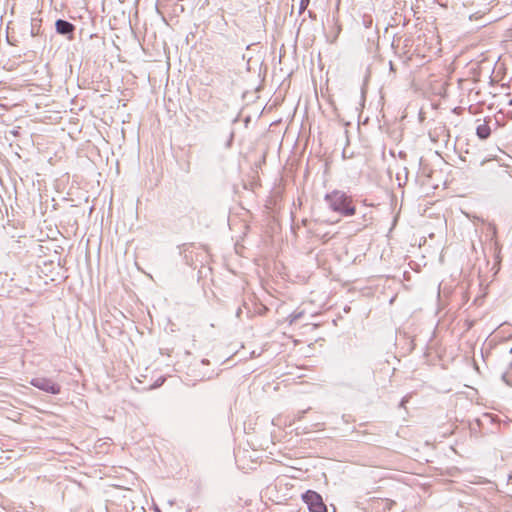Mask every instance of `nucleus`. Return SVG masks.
<instances>
[{
  "label": "nucleus",
  "mask_w": 512,
  "mask_h": 512,
  "mask_svg": "<svg viewBox=\"0 0 512 512\" xmlns=\"http://www.w3.org/2000/svg\"><path fill=\"white\" fill-rule=\"evenodd\" d=\"M324 200L332 211L342 216H352L356 212L351 196L343 191L333 190L325 195Z\"/></svg>",
  "instance_id": "nucleus-1"
},
{
  "label": "nucleus",
  "mask_w": 512,
  "mask_h": 512,
  "mask_svg": "<svg viewBox=\"0 0 512 512\" xmlns=\"http://www.w3.org/2000/svg\"><path fill=\"white\" fill-rule=\"evenodd\" d=\"M302 500L310 512H327V506L324 504L322 496L313 490H307L302 495Z\"/></svg>",
  "instance_id": "nucleus-2"
},
{
  "label": "nucleus",
  "mask_w": 512,
  "mask_h": 512,
  "mask_svg": "<svg viewBox=\"0 0 512 512\" xmlns=\"http://www.w3.org/2000/svg\"><path fill=\"white\" fill-rule=\"evenodd\" d=\"M30 384L39 390L53 395L61 392V386L50 378L35 377L31 379Z\"/></svg>",
  "instance_id": "nucleus-3"
},
{
  "label": "nucleus",
  "mask_w": 512,
  "mask_h": 512,
  "mask_svg": "<svg viewBox=\"0 0 512 512\" xmlns=\"http://www.w3.org/2000/svg\"><path fill=\"white\" fill-rule=\"evenodd\" d=\"M55 30L57 34L66 37L69 41H72L74 39L76 27L67 20L57 19L55 22Z\"/></svg>",
  "instance_id": "nucleus-4"
},
{
  "label": "nucleus",
  "mask_w": 512,
  "mask_h": 512,
  "mask_svg": "<svg viewBox=\"0 0 512 512\" xmlns=\"http://www.w3.org/2000/svg\"><path fill=\"white\" fill-rule=\"evenodd\" d=\"M490 134L491 129L486 122L479 124L476 127V135L478 136L479 139L486 140L490 136Z\"/></svg>",
  "instance_id": "nucleus-5"
},
{
  "label": "nucleus",
  "mask_w": 512,
  "mask_h": 512,
  "mask_svg": "<svg viewBox=\"0 0 512 512\" xmlns=\"http://www.w3.org/2000/svg\"><path fill=\"white\" fill-rule=\"evenodd\" d=\"M39 33V28H37V25L32 22L31 24V36H36Z\"/></svg>",
  "instance_id": "nucleus-6"
},
{
  "label": "nucleus",
  "mask_w": 512,
  "mask_h": 512,
  "mask_svg": "<svg viewBox=\"0 0 512 512\" xmlns=\"http://www.w3.org/2000/svg\"><path fill=\"white\" fill-rule=\"evenodd\" d=\"M310 0H301L300 3V12L305 10L309 5Z\"/></svg>",
  "instance_id": "nucleus-7"
},
{
  "label": "nucleus",
  "mask_w": 512,
  "mask_h": 512,
  "mask_svg": "<svg viewBox=\"0 0 512 512\" xmlns=\"http://www.w3.org/2000/svg\"><path fill=\"white\" fill-rule=\"evenodd\" d=\"M406 402H407L406 398H403L400 402V407H404Z\"/></svg>",
  "instance_id": "nucleus-8"
},
{
  "label": "nucleus",
  "mask_w": 512,
  "mask_h": 512,
  "mask_svg": "<svg viewBox=\"0 0 512 512\" xmlns=\"http://www.w3.org/2000/svg\"><path fill=\"white\" fill-rule=\"evenodd\" d=\"M304 413H306V410L299 412L298 419H301L303 417Z\"/></svg>",
  "instance_id": "nucleus-9"
},
{
  "label": "nucleus",
  "mask_w": 512,
  "mask_h": 512,
  "mask_svg": "<svg viewBox=\"0 0 512 512\" xmlns=\"http://www.w3.org/2000/svg\"><path fill=\"white\" fill-rule=\"evenodd\" d=\"M399 157L401 158H405L406 157V153L405 152H399Z\"/></svg>",
  "instance_id": "nucleus-10"
},
{
  "label": "nucleus",
  "mask_w": 512,
  "mask_h": 512,
  "mask_svg": "<svg viewBox=\"0 0 512 512\" xmlns=\"http://www.w3.org/2000/svg\"><path fill=\"white\" fill-rule=\"evenodd\" d=\"M240 314H241V308H239V309L237 310V312H236V316H237V317H240Z\"/></svg>",
  "instance_id": "nucleus-11"
},
{
  "label": "nucleus",
  "mask_w": 512,
  "mask_h": 512,
  "mask_svg": "<svg viewBox=\"0 0 512 512\" xmlns=\"http://www.w3.org/2000/svg\"><path fill=\"white\" fill-rule=\"evenodd\" d=\"M502 379H503V381H505L508 384V381L506 379V374H503Z\"/></svg>",
  "instance_id": "nucleus-12"
},
{
  "label": "nucleus",
  "mask_w": 512,
  "mask_h": 512,
  "mask_svg": "<svg viewBox=\"0 0 512 512\" xmlns=\"http://www.w3.org/2000/svg\"><path fill=\"white\" fill-rule=\"evenodd\" d=\"M390 69H391V70H394V66H393V63H392V62H390Z\"/></svg>",
  "instance_id": "nucleus-13"
}]
</instances>
